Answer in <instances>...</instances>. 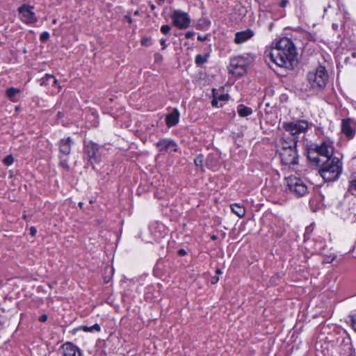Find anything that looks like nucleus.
I'll list each match as a JSON object with an SVG mask.
<instances>
[{
    "label": "nucleus",
    "mask_w": 356,
    "mask_h": 356,
    "mask_svg": "<svg viewBox=\"0 0 356 356\" xmlns=\"http://www.w3.org/2000/svg\"><path fill=\"white\" fill-rule=\"evenodd\" d=\"M268 55L279 67L291 68L297 55L296 48L291 39L284 37L275 42Z\"/></svg>",
    "instance_id": "1"
},
{
    "label": "nucleus",
    "mask_w": 356,
    "mask_h": 356,
    "mask_svg": "<svg viewBox=\"0 0 356 356\" xmlns=\"http://www.w3.org/2000/svg\"><path fill=\"white\" fill-rule=\"evenodd\" d=\"M333 153L332 143L329 140L322 141L320 144H313L308 150V158L316 165L321 163L320 156L330 159Z\"/></svg>",
    "instance_id": "2"
},
{
    "label": "nucleus",
    "mask_w": 356,
    "mask_h": 356,
    "mask_svg": "<svg viewBox=\"0 0 356 356\" xmlns=\"http://www.w3.org/2000/svg\"><path fill=\"white\" fill-rule=\"evenodd\" d=\"M321 163L323 167L319 172L325 181H332L338 179L342 172V163L338 158L327 159Z\"/></svg>",
    "instance_id": "3"
},
{
    "label": "nucleus",
    "mask_w": 356,
    "mask_h": 356,
    "mask_svg": "<svg viewBox=\"0 0 356 356\" xmlns=\"http://www.w3.org/2000/svg\"><path fill=\"white\" fill-rule=\"evenodd\" d=\"M307 79L309 86L313 90L320 91L327 84L328 73L325 67L319 65L307 74Z\"/></svg>",
    "instance_id": "4"
},
{
    "label": "nucleus",
    "mask_w": 356,
    "mask_h": 356,
    "mask_svg": "<svg viewBox=\"0 0 356 356\" xmlns=\"http://www.w3.org/2000/svg\"><path fill=\"white\" fill-rule=\"evenodd\" d=\"M286 183L289 191L297 197H302L309 191L310 187L299 177L290 176L286 179Z\"/></svg>",
    "instance_id": "5"
},
{
    "label": "nucleus",
    "mask_w": 356,
    "mask_h": 356,
    "mask_svg": "<svg viewBox=\"0 0 356 356\" xmlns=\"http://www.w3.org/2000/svg\"><path fill=\"white\" fill-rule=\"evenodd\" d=\"M74 141L71 137L63 138L58 142L60 165L65 170L69 169V156L71 152L72 145Z\"/></svg>",
    "instance_id": "6"
},
{
    "label": "nucleus",
    "mask_w": 356,
    "mask_h": 356,
    "mask_svg": "<svg viewBox=\"0 0 356 356\" xmlns=\"http://www.w3.org/2000/svg\"><path fill=\"white\" fill-rule=\"evenodd\" d=\"M250 63V60L248 56H235L230 60L229 71L235 76H242L245 73L247 67Z\"/></svg>",
    "instance_id": "7"
},
{
    "label": "nucleus",
    "mask_w": 356,
    "mask_h": 356,
    "mask_svg": "<svg viewBox=\"0 0 356 356\" xmlns=\"http://www.w3.org/2000/svg\"><path fill=\"white\" fill-rule=\"evenodd\" d=\"M309 124L305 120H297L292 122H284L283 129L290 135L297 137L301 134H305L309 129Z\"/></svg>",
    "instance_id": "8"
},
{
    "label": "nucleus",
    "mask_w": 356,
    "mask_h": 356,
    "mask_svg": "<svg viewBox=\"0 0 356 356\" xmlns=\"http://www.w3.org/2000/svg\"><path fill=\"white\" fill-rule=\"evenodd\" d=\"M100 147L91 140L84 141V152L88 157L90 164L97 163L101 159Z\"/></svg>",
    "instance_id": "9"
},
{
    "label": "nucleus",
    "mask_w": 356,
    "mask_h": 356,
    "mask_svg": "<svg viewBox=\"0 0 356 356\" xmlns=\"http://www.w3.org/2000/svg\"><path fill=\"white\" fill-rule=\"evenodd\" d=\"M279 154L282 165L292 168L298 163V156L296 147L280 150Z\"/></svg>",
    "instance_id": "10"
},
{
    "label": "nucleus",
    "mask_w": 356,
    "mask_h": 356,
    "mask_svg": "<svg viewBox=\"0 0 356 356\" xmlns=\"http://www.w3.org/2000/svg\"><path fill=\"white\" fill-rule=\"evenodd\" d=\"M33 10V6L26 4H23L18 8L20 19L23 22L26 24H33L37 22L35 14Z\"/></svg>",
    "instance_id": "11"
},
{
    "label": "nucleus",
    "mask_w": 356,
    "mask_h": 356,
    "mask_svg": "<svg viewBox=\"0 0 356 356\" xmlns=\"http://www.w3.org/2000/svg\"><path fill=\"white\" fill-rule=\"evenodd\" d=\"M341 133L348 139L353 138L356 134V121L351 118H344L341 123Z\"/></svg>",
    "instance_id": "12"
},
{
    "label": "nucleus",
    "mask_w": 356,
    "mask_h": 356,
    "mask_svg": "<svg viewBox=\"0 0 356 356\" xmlns=\"http://www.w3.org/2000/svg\"><path fill=\"white\" fill-rule=\"evenodd\" d=\"M156 147L161 152H166L170 154L177 152V143L170 138H163L156 143Z\"/></svg>",
    "instance_id": "13"
},
{
    "label": "nucleus",
    "mask_w": 356,
    "mask_h": 356,
    "mask_svg": "<svg viewBox=\"0 0 356 356\" xmlns=\"http://www.w3.org/2000/svg\"><path fill=\"white\" fill-rule=\"evenodd\" d=\"M62 356H81L80 348L71 342H67L61 346Z\"/></svg>",
    "instance_id": "14"
},
{
    "label": "nucleus",
    "mask_w": 356,
    "mask_h": 356,
    "mask_svg": "<svg viewBox=\"0 0 356 356\" xmlns=\"http://www.w3.org/2000/svg\"><path fill=\"white\" fill-rule=\"evenodd\" d=\"M41 86H51L57 89L58 92L60 90V86L58 84V80L52 74H46L44 77L41 79Z\"/></svg>",
    "instance_id": "15"
},
{
    "label": "nucleus",
    "mask_w": 356,
    "mask_h": 356,
    "mask_svg": "<svg viewBox=\"0 0 356 356\" xmlns=\"http://www.w3.org/2000/svg\"><path fill=\"white\" fill-rule=\"evenodd\" d=\"M254 35V32L251 29L236 33L234 42L236 44H241L250 40Z\"/></svg>",
    "instance_id": "16"
},
{
    "label": "nucleus",
    "mask_w": 356,
    "mask_h": 356,
    "mask_svg": "<svg viewBox=\"0 0 356 356\" xmlns=\"http://www.w3.org/2000/svg\"><path fill=\"white\" fill-rule=\"evenodd\" d=\"M297 145V140L296 138L293 139H289L288 140L282 138L278 142V147H279V152H280V150L287 149L289 148H294L296 147Z\"/></svg>",
    "instance_id": "17"
},
{
    "label": "nucleus",
    "mask_w": 356,
    "mask_h": 356,
    "mask_svg": "<svg viewBox=\"0 0 356 356\" xmlns=\"http://www.w3.org/2000/svg\"><path fill=\"white\" fill-rule=\"evenodd\" d=\"M325 339H327L330 343H332V346H341L343 343H346V340L347 341L346 344H348L349 341V339L345 338L340 334H337L335 339L332 334H330L328 337H326Z\"/></svg>",
    "instance_id": "18"
},
{
    "label": "nucleus",
    "mask_w": 356,
    "mask_h": 356,
    "mask_svg": "<svg viewBox=\"0 0 356 356\" xmlns=\"http://www.w3.org/2000/svg\"><path fill=\"white\" fill-rule=\"evenodd\" d=\"M165 122L168 127L175 126L178 122V110L175 108L172 112L165 115Z\"/></svg>",
    "instance_id": "19"
},
{
    "label": "nucleus",
    "mask_w": 356,
    "mask_h": 356,
    "mask_svg": "<svg viewBox=\"0 0 356 356\" xmlns=\"http://www.w3.org/2000/svg\"><path fill=\"white\" fill-rule=\"evenodd\" d=\"M206 165L212 170H216L219 165V159L217 156L209 154L206 161Z\"/></svg>",
    "instance_id": "20"
},
{
    "label": "nucleus",
    "mask_w": 356,
    "mask_h": 356,
    "mask_svg": "<svg viewBox=\"0 0 356 356\" xmlns=\"http://www.w3.org/2000/svg\"><path fill=\"white\" fill-rule=\"evenodd\" d=\"M191 23V19L185 13L179 12V29L187 28Z\"/></svg>",
    "instance_id": "21"
},
{
    "label": "nucleus",
    "mask_w": 356,
    "mask_h": 356,
    "mask_svg": "<svg viewBox=\"0 0 356 356\" xmlns=\"http://www.w3.org/2000/svg\"><path fill=\"white\" fill-rule=\"evenodd\" d=\"M76 330H83L86 332H98L101 330V327L99 324L96 323L92 326L81 325L78 327Z\"/></svg>",
    "instance_id": "22"
},
{
    "label": "nucleus",
    "mask_w": 356,
    "mask_h": 356,
    "mask_svg": "<svg viewBox=\"0 0 356 356\" xmlns=\"http://www.w3.org/2000/svg\"><path fill=\"white\" fill-rule=\"evenodd\" d=\"M20 90L15 88H9L6 90V96L12 102H17V99L15 98L16 95L19 94Z\"/></svg>",
    "instance_id": "23"
},
{
    "label": "nucleus",
    "mask_w": 356,
    "mask_h": 356,
    "mask_svg": "<svg viewBox=\"0 0 356 356\" xmlns=\"http://www.w3.org/2000/svg\"><path fill=\"white\" fill-rule=\"evenodd\" d=\"M237 112L241 117H247L252 113V110L250 107L241 104L238 106Z\"/></svg>",
    "instance_id": "24"
},
{
    "label": "nucleus",
    "mask_w": 356,
    "mask_h": 356,
    "mask_svg": "<svg viewBox=\"0 0 356 356\" xmlns=\"http://www.w3.org/2000/svg\"><path fill=\"white\" fill-rule=\"evenodd\" d=\"M231 209L233 213L241 218L245 216V210L244 207L239 204H234L231 205Z\"/></svg>",
    "instance_id": "25"
},
{
    "label": "nucleus",
    "mask_w": 356,
    "mask_h": 356,
    "mask_svg": "<svg viewBox=\"0 0 356 356\" xmlns=\"http://www.w3.org/2000/svg\"><path fill=\"white\" fill-rule=\"evenodd\" d=\"M209 56V54H197L195 58V63L197 65H202L204 64Z\"/></svg>",
    "instance_id": "26"
},
{
    "label": "nucleus",
    "mask_w": 356,
    "mask_h": 356,
    "mask_svg": "<svg viewBox=\"0 0 356 356\" xmlns=\"http://www.w3.org/2000/svg\"><path fill=\"white\" fill-rule=\"evenodd\" d=\"M163 225H159V224H157V223H152L150 226H149V231L151 232V233L152 234L153 236L156 238V239H158L160 237H161V234H159L155 229L157 228V227H163Z\"/></svg>",
    "instance_id": "27"
},
{
    "label": "nucleus",
    "mask_w": 356,
    "mask_h": 356,
    "mask_svg": "<svg viewBox=\"0 0 356 356\" xmlns=\"http://www.w3.org/2000/svg\"><path fill=\"white\" fill-rule=\"evenodd\" d=\"M204 163V156L202 154H199L194 159L195 165L197 167L200 168L201 169H203Z\"/></svg>",
    "instance_id": "28"
},
{
    "label": "nucleus",
    "mask_w": 356,
    "mask_h": 356,
    "mask_svg": "<svg viewBox=\"0 0 356 356\" xmlns=\"http://www.w3.org/2000/svg\"><path fill=\"white\" fill-rule=\"evenodd\" d=\"M349 191L354 195H356V176L350 181Z\"/></svg>",
    "instance_id": "29"
},
{
    "label": "nucleus",
    "mask_w": 356,
    "mask_h": 356,
    "mask_svg": "<svg viewBox=\"0 0 356 356\" xmlns=\"http://www.w3.org/2000/svg\"><path fill=\"white\" fill-rule=\"evenodd\" d=\"M13 161H14V158L11 154L6 156L3 159V163L8 166L12 165L13 163Z\"/></svg>",
    "instance_id": "30"
},
{
    "label": "nucleus",
    "mask_w": 356,
    "mask_h": 356,
    "mask_svg": "<svg viewBox=\"0 0 356 356\" xmlns=\"http://www.w3.org/2000/svg\"><path fill=\"white\" fill-rule=\"evenodd\" d=\"M172 20L174 25L178 26V10L174 11L172 15Z\"/></svg>",
    "instance_id": "31"
},
{
    "label": "nucleus",
    "mask_w": 356,
    "mask_h": 356,
    "mask_svg": "<svg viewBox=\"0 0 356 356\" xmlns=\"http://www.w3.org/2000/svg\"><path fill=\"white\" fill-rule=\"evenodd\" d=\"M49 38V33L47 31H44L40 34V40L42 42H46Z\"/></svg>",
    "instance_id": "32"
},
{
    "label": "nucleus",
    "mask_w": 356,
    "mask_h": 356,
    "mask_svg": "<svg viewBox=\"0 0 356 356\" xmlns=\"http://www.w3.org/2000/svg\"><path fill=\"white\" fill-rule=\"evenodd\" d=\"M350 318L351 325H352L353 330H355V332H356V314L350 316Z\"/></svg>",
    "instance_id": "33"
},
{
    "label": "nucleus",
    "mask_w": 356,
    "mask_h": 356,
    "mask_svg": "<svg viewBox=\"0 0 356 356\" xmlns=\"http://www.w3.org/2000/svg\"><path fill=\"white\" fill-rule=\"evenodd\" d=\"M218 102L219 100L218 99V95L216 94H214L213 95V99L211 102V104L213 106H216V107H221L222 106V104H220V106L218 105Z\"/></svg>",
    "instance_id": "34"
},
{
    "label": "nucleus",
    "mask_w": 356,
    "mask_h": 356,
    "mask_svg": "<svg viewBox=\"0 0 356 356\" xmlns=\"http://www.w3.org/2000/svg\"><path fill=\"white\" fill-rule=\"evenodd\" d=\"M170 30V26L168 24L166 25H163L161 27V31L163 33V34H167L169 33Z\"/></svg>",
    "instance_id": "35"
},
{
    "label": "nucleus",
    "mask_w": 356,
    "mask_h": 356,
    "mask_svg": "<svg viewBox=\"0 0 356 356\" xmlns=\"http://www.w3.org/2000/svg\"><path fill=\"white\" fill-rule=\"evenodd\" d=\"M151 43L150 38H145L141 40V44L144 46H149Z\"/></svg>",
    "instance_id": "36"
},
{
    "label": "nucleus",
    "mask_w": 356,
    "mask_h": 356,
    "mask_svg": "<svg viewBox=\"0 0 356 356\" xmlns=\"http://www.w3.org/2000/svg\"><path fill=\"white\" fill-rule=\"evenodd\" d=\"M227 95H220L218 96V99L219 101H226L227 99Z\"/></svg>",
    "instance_id": "37"
},
{
    "label": "nucleus",
    "mask_w": 356,
    "mask_h": 356,
    "mask_svg": "<svg viewBox=\"0 0 356 356\" xmlns=\"http://www.w3.org/2000/svg\"><path fill=\"white\" fill-rule=\"evenodd\" d=\"M36 232H37V230H36V228H35V227H31L30 228V234H31V236H35V234H36Z\"/></svg>",
    "instance_id": "38"
},
{
    "label": "nucleus",
    "mask_w": 356,
    "mask_h": 356,
    "mask_svg": "<svg viewBox=\"0 0 356 356\" xmlns=\"http://www.w3.org/2000/svg\"><path fill=\"white\" fill-rule=\"evenodd\" d=\"M124 18L127 20V22L129 24H131L133 22V19H132V18L131 17V16L129 15H126L124 16Z\"/></svg>",
    "instance_id": "39"
},
{
    "label": "nucleus",
    "mask_w": 356,
    "mask_h": 356,
    "mask_svg": "<svg viewBox=\"0 0 356 356\" xmlns=\"http://www.w3.org/2000/svg\"><path fill=\"white\" fill-rule=\"evenodd\" d=\"M47 316L46 314H43V315H42V316L40 317V318H39V320H40L41 322H44V321H47Z\"/></svg>",
    "instance_id": "40"
},
{
    "label": "nucleus",
    "mask_w": 356,
    "mask_h": 356,
    "mask_svg": "<svg viewBox=\"0 0 356 356\" xmlns=\"http://www.w3.org/2000/svg\"><path fill=\"white\" fill-rule=\"evenodd\" d=\"M161 44L162 45V49H164L166 47V44H165V39H161Z\"/></svg>",
    "instance_id": "41"
},
{
    "label": "nucleus",
    "mask_w": 356,
    "mask_h": 356,
    "mask_svg": "<svg viewBox=\"0 0 356 356\" xmlns=\"http://www.w3.org/2000/svg\"><path fill=\"white\" fill-rule=\"evenodd\" d=\"M186 254V252L184 249H179V256H184Z\"/></svg>",
    "instance_id": "42"
},
{
    "label": "nucleus",
    "mask_w": 356,
    "mask_h": 356,
    "mask_svg": "<svg viewBox=\"0 0 356 356\" xmlns=\"http://www.w3.org/2000/svg\"><path fill=\"white\" fill-rule=\"evenodd\" d=\"M332 28H333V29H334V30L337 31V30H338V29H339V25H338V24L333 23V24H332Z\"/></svg>",
    "instance_id": "43"
},
{
    "label": "nucleus",
    "mask_w": 356,
    "mask_h": 356,
    "mask_svg": "<svg viewBox=\"0 0 356 356\" xmlns=\"http://www.w3.org/2000/svg\"><path fill=\"white\" fill-rule=\"evenodd\" d=\"M192 35H193V33H192V32H187L186 34V36L188 38H191Z\"/></svg>",
    "instance_id": "44"
},
{
    "label": "nucleus",
    "mask_w": 356,
    "mask_h": 356,
    "mask_svg": "<svg viewBox=\"0 0 356 356\" xmlns=\"http://www.w3.org/2000/svg\"><path fill=\"white\" fill-rule=\"evenodd\" d=\"M175 243V241H169V248H172L173 244Z\"/></svg>",
    "instance_id": "45"
},
{
    "label": "nucleus",
    "mask_w": 356,
    "mask_h": 356,
    "mask_svg": "<svg viewBox=\"0 0 356 356\" xmlns=\"http://www.w3.org/2000/svg\"><path fill=\"white\" fill-rule=\"evenodd\" d=\"M197 39H198L199 40H201V41H202V40H204L206 39V37H205V36H204V37H202V36L199 35V36H198V38H197Z\"/></svg>",
    "instance_id": "46"
},
{
    "label": "nucleus",
    "mask_w": 356,
    "mask_h": 356,
    "mask_svg": "<svg viewBox=\"0 0 356 356\" xmlns=\"http://www.w3.org/2000/svg\"><path fill=\"white\" fill-rule=\"evenodd\" d=\"M287 1H282V3H281V6L282 7H285L286 6V4Z\"/></svg>",
    "instance_id": "47"
},
{
    "label": "nucleus",
    "mask_w": 356,
    "mask_h": 356,
    "mask_svg": "<svg viewBox=\"0 0 356 356\" xmlns=\"http://www.w3.org/2000/svg\"><path fill=\"white\" fill-rule=\"evenodd\" d=\"M140 15V11L138 10H137L134 12V15Z\"/></svg>",
    "instance_id": "48"
},
{
    "label": "nucleus",
    "mask_w": 356,
    "mask_h": 356,
    "mask_svg": "<svg viewBox=\"0 0 356 356\" xmlns=\"http://www.w3.org/2000/svg\"><path fill=\"white\" fill-rule=\"evenodd\" d=\"M150 8L151 10H154L156 8V6L154 4H151Z\"/></svg>",
    "instance_id": "49"
},
{
    "label": "nucleus",
    "mask_w": 356,
    "mask_h": 356,
    "mask_svg": "<svg viewBox=\"0 0 356 356\" xmlns=\"http://www.w3.org/2000/svg\"><path fill=\"white\" fill-rule=\"evenodd\" d=\"M216 238H217V236H215V235H213V236H211V239H212V240H216Z\"/></svg>",
    "instance_id": "50"
},
{
    "label": "nucleus",
    "mask_w": 356,
    "mask_h": 356,
    "mask_svg": "<svg viewBox=\"0 0 356 356\" xmlns=\"http://www.w3.org/2000/svg\"><path fill=\"white\" fill-rule=\"evenodd\" d=\"M216 273H217V274H221V273H222V272L220 271V269H217V270H216Z\"/></svg>",
    "instance_id": "51"
},
{
    "label": "nucleus",
    "mask_w": 356,
    "mask_h": 356,
    "mask_svg": "<svg viewBox=\"0 0 356 356\" xmlns=\"http://www.w3.org/2000/svg\"><path fill=\"white\" fill-rule=\"evenodd\" d=\"M82 204H83V203H82V202H80V203H79V206H80V207H81V206H82Z\"/></svg>",
    "instance_id": "52"
},
{
    "label": "nucleus",
    "mask_w": 356,
    "mask_h": 356,
    "mask_svg": "<svg viewBox=\"0 0 356 356\" xmlns=\"http://www.w3.org/2000/svg\"><path fill=\"white\" fill-rule=\"evenodd\" d=\"M214 281H216V282L218 281V278L214 279Z\"/></svg>",
    "instance_id": "53"
},
{
    "label": "nucleus",
    "mask_w": 356,
    "mask_h": 356,
    "mask_svg": "<svg viewBox=\"0 0 356 356\" xmlns=\"http://www.w3.org/2000/svg\"><path fill=\"white\" fill-rule=\"evenodd\" d=\"M214 281H216V282L218 281V278L214 279Z\"/></svg>",
    "instance_id": "54"
}]
</instances>
